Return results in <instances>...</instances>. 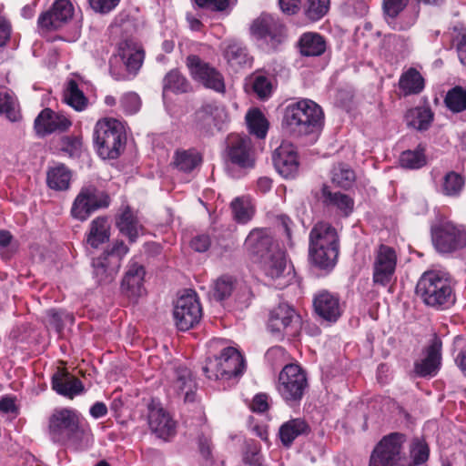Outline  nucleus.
<instances>
[{
    "mask_svg": "<svg viewBox=\"0 0 466 466\" xmlns=\"http://www.w3.org/2000/svg\"><path fill=\"white\" fill-rule=\"evenodd\" d=\"M64 101L76 111H83L87 106V98L73 79L66 84L64 91Z\"/></svg>",
    "mask_w": 466,
    "mask_h": 466,
    "instance_id": "nucleus-41",
    "label": "nucleus"
},
{
    "mask_svg": "<svg viewBox=\"0 0 466 466\" xmlns=\"http://www.w3.org/2000/svg\"><path fill=\"white\" fill-rule=\"evenodd\" d=\"M94 211H96V209L92 208V205L88 203L84 193L80 191L73 202L71 208L72 216L78 220L84 221L87 219Z\"/></svg>",
    "mask_w": 466,
    "mask_h": 466,
    "instance_id": "nucleus-52",
    "label": "nucleus"
},
{
    "mask_svg": "<svg viewBox=\"0 0 466 466\" xmlns=\"http://www.w3.org/2000/svg\"><path fill=\"white\" fill-rule=\"evenodd\" d=\"M148 425L151 431L164 441L168 440L176 433V422L169 413L160 406L149 407Z\"/></svg>",
    "mask_w": 466,
    "mask_h": 466,
    "instance_id": "nucleus-24",
    "label": "nucleus"
},
{
    "mask_svg": "<svg viewBox=\"0 0 466 466\" xmlns=\"http://www.w3.org/2000/svg\"><path fill=\"white\" fill-rule=\"evenodd\" d=\"M201 163V156L194 149L177 150L174 157V165L184 172H190Z\"/></svg>",
    "mask_w": 466,
    "mask_h": 466,
    "instance_id": "nucleus-44",
    "label": "nucleus"
},
{
    "mask_svg": "<svg viewBox=\"0 0 466 466\" xmlns=\"http://www.w3.org/2000/svg\"><path fill=\"white\" fill-rule=\"evenodd\" d=\"M187 66L192 77L206 88L212 89L219 94L225 93L224 77L215 67L195 55L187 56Z\"/></svg>",
    "mask_w": 466,
    "mask_h": 466,
    "instance_id": "nucleus-11",
    "label": "nucleus"
},
{
    "mask_svg": "<svg viewBox=\"0 0 466 466\" xmlns=\"http://www.w3.org/2000/svg\"><path fill=\"white\" fill-rule=\"evenodd\" d=\"M284 126L298 135L319 132L324 125L322 108L310 99H301L289 104L283 118Z\"/></svg>",
    "mask_w": 466,
    "mask_h": 466,
    "instance_id": "nucleus-2",
    "label": "nucleus"
},
{
    "mask_svg": "<svg viewBox=\"0 0 466 466\" xmlns=\"http://www.w3.org/2000/svg\"><path fill=\"white\" fill-rule=\"evenodd\" d=\"M197 382L190 370L184 366L177 367L167 389L170 396L182 399L185 402L196 400Z\"/></svg>",
    "mask_w": 466,
    "mask_h": 466,
    "instance_id": "nucleus-15",
    "label": "nucleus"
},
{
    "mask_svg": "<svg viewBox=\"0 0 466 466\" xmlns=\"http://www.w3.org/2000/svg\"><path fill=\"white\" fill-rule=\"evenodd\" d=\"M432 240L441 252H451L466 245V234L451 222H444L432 231Z\"/></svg>",
    "mask_w": 466,
    "mask_h": 466,
    "instance_id": "nucleus-16",
    "label": "nucleus"
},
{
    "mask_svg": "<svg viewBox=\"0 0 466 466\" xmlns=\"http://www.w3.org/2000/svg\"><path fill=\"white\" fill-rule=\"evenodd\" d=\"M410 126L418 130H426L433 120V113L428 107L419 106L411 108L406 115Z\"/></svg>",
    "mask_w": 466,
    "mask_h": 466,
    "instance_id": "nucleus-40",
    "label": "nucleus"
},
{
    "mask_svg": "<svg viewBox=\"0 0 466 466\" xmlns=\"http://www.w3.org/2000/svg\"><path fill=\"white\" fill-rule=\"evenodd\" d=\"M444 102L447 107L459 113L466 110V89L461 86H455L448 91Z\"/></svg>",
    "mask_w": 466,
    "mask_h": 466,
    "instance_id": "nucleus-50",
    "label": "nucleus"
},
{
    "mask_svg": "<svg viewBox=\"0 0 466 466\" xmlns=\"http://www.w3.org/2000/svg\"><path fill=\"white\" fill-rule=\"evenodd\" d=\"M144 276V268L131 261L121 283L122 292L129 299H137L145 292Z\"/></svg>",
    "mask_w": 466,
    "mask_h": 466,
    "instance_id": "nucleus-27",
    "label": "nucleus"
},
{
    "mask_svg": "<svg viewBox=\"0 0 466 466\" xmlns=\"http://www.w3.org/2000/svg\"><path fill=\"white\" fill-rule=\"evenodd\" d=\"M47 185L55 190H66L69 187L71 173L64 165L51 168L47 172Z\"/></svg>",
    "mask_w": 466,
    "mask_h": 466,
    "instance_id": "nucleus-42",
    "label": "nucleus"
},
{
    "mask_svg": "<svg viewBox=\"0 0 466 466\" xmlns=\"http://www.w3.org/2000/svg\"><path fill=\"white\" fill-rule=\"evenodd\" d=\"M91 7L98 13L106 14L113 10L120 0H88Z\"/></svg>",
    "mask_w": 466,
    "mask_h": 466,
    "instance_id": "nucleus-59",
    "label": "nucleus"
},
{
    "mask_svg": "<svg viewBox=\"0 0 466 466\" xmlns=\"http://www.w3.org/2000/svg\"><path fill=\"white\" fill-rule=\"evenodd\" d=\"M245 248L256 262L263 259L264 256L273 252L278 246L274 244L268 230L256 228L250 231L245 241Z\"/></svg>",
    "mask_w": 466,
    "mask_h": 466,
    "instance_id": "nucleus-21",
    "label": "nucleus"
},
{
    "mask_svg": "<svg viewBox=\"0 0 466 466\" xmlns=\"http://www.w3.org/2000/svg\"><path fill=\"white\" fill-rule=\"evenodd\" d=\"M310 427L304 419L296 418L284 422L279 430V436L285 447H290L296 438L308 435Z\"/></svg>",
    "mask_w": 466,
    "mask_h": 466,
    "instance_id": "nucleus-32",
    "label": "nucleus"
},
{
    "mask_svg": "<svg viewBox=\"0 0 466 466\" xmlns=\"http://www.w3.org/2000/svg\"><path fill=\"white\" fill-rule=\"evenodd\" d=\"M110 238V223L106 217H97L89 224L86 241L92 248H98Z\"/></svg>",
    "mask_w": 466,
    "mask_h": 466,
    "instance_id": "nucleus-31",
    "label": "nucleus"
},
{
    "mask_svg": "<svg viewBox=\"0 0 466 466\" xmlns=\"http://www.w3.org/2000/svg\"><path fill=\"white\" fill-rule=\"evenodd\" d=\"M116 227L119 231L127 236L131 243L135 242L143 232V227L137 218L127 208L116 220Z\"/></svg>",
    "mask_w": 466,
    "mask_h": 466,
    "instance_id": "nucleus-36",
    "label": "nucleus"
},
{
    "mask_svg": "<svg viewBox=\"0 0 466 466\" xmlns=\"http://www.w3.org/2000/svg\"><path fill=\"white\" fill-rule=\"evenodd\" d=\"M309 246L339 248L336 228L328 222H319L309 233Z\"/></svg>",
    "mask_w": 466,
    "mask_h": 466,
    "instance_id": "nucleus-29",
    "label": "nucleus"
},
{
    "mask_svg": "<svg viewBox=\"0 0 466 466\" xmlns=\"http://www.w3.org/2000/svg\"><path fill=\"white\" fill-rule=\"evenodd\" d=\"M233 290V281L229 277H221L214 283L213 295L216 299L223 300L230 296Z\"/></svg>",
    "mask_w": 466,
    "mask_h": 466,
    "instance_id": "nucleus-55",
    "label": "nucleus"
},
{
    "mask_svg": "<svg viewBox=\"0 0 466 466\" xmlns=\"http://www.w3.org/2000/svg\"><path fill=\"white\" fill-rule=\"evenodd\" d=\"M397 265V254L393 248L380 245L374 253L373 281L386 286L393 279Z\"/></svg>",
    "mask_w": 466,
    "mask_h": 466,
    "instance_id": "nucleus-13",
    "label": "nucleus"
},
{
    "mask_svg": "<svg viewBox=\"0 0 466 466\" xmlns=\"http://www.w3.org/2000/svg\"><path fill=\"white\" fill-rule=\"evenodd\" d=\"M211 241L208 235H198L192 238L190 247L197 252H205L210 247Z\"/></svg>",
    "mask_w": 466,
    "mask_h": 466,
    "instance_id": "nucleus-61",
    "label": "nucleus"
},
{
    "mask_svg": "<svg viewBox=\"0 0 466 466\" xmlns=\"http://www.w3.org/2000/svg\"><path fill=\"white\" fill-rule=\"evenodd\" d=\"M73 14L74 7L69 0H56L50 10L39 16L38 25L47 30L58 29L72 18Z\"/></svg>",
    "mask_w": 466,
    "mask_h": 466,
    "instance_id": "nucleus-20",
    "label": "nucleus"
},
{
    "mask_svg": "<svg viewBox=\"0 0 466 466\" xmlns=\"http://www.w3.org/2000/svg\"><path fill=\"white\" fill-rule=\"evenodd\" d=\"M231 208L234 218L242 224L248 222L255 212L254 207L248 197L236 198L231 202Z\"/></svg>",
    "mask_w": 466,
    "mask_h": 466,
    "instance_id": "nucleus-45",
    "label": "nucleus"
},
{
    "mask_svg": "<svg viewBox=\"0 0 466 466\" xmlns=\"http://www.w3.org/2000/svg\"><path fill=\"white\" fill-rule=\"evenodd\" d=\"M399 86L405 96L419 94L424 88V78L418 70L410 68L400 76Z\"/></svg>",
    "mask_w": 466,
    "mask_h": 466,
    "instance_id": "nucleus-38",
    "label": "nucleus"
},
{
    "mask_svg": "<svg viewBox=\"0 0 466 466\" xmlns=\"http://www.w3.org/2000/svg\"><path fill=\"white\" fill-rule=\"evenodd\" d=\"M405 436L391 433L384 437L373 450L370 466H417L426 462L430 450L425 441L415 439L410 444L411 463H407L402 451Z\"/></svg>",
    "mask_w": 466,
    "mask_h": 466,
    "instance_id": "nucleus-1",
    "label": "nucleus"
},
{
    "mask_svg": "<svg viewBox=\"0 0 466 466\" xmlns=\"http://www.w3.org/2000/svg\"><path fill=\"white\" fill-rule=\"evenodd\" d=\"M329 0H307L306 15L312 21L323 17L329 9Z\"/></svg>",
    "mask_w": 466,
    "mask_h": 466,
    "instance_id": "nucleus-54",
    "label": "nucleus"
},
{
    "mask_svg": "<svg viewBox=\"0 0 466 466\" xmlns=\"http://www.w3.org/2000/svg\"><path fill=\"white\" fill-rule=\"evenodd\" d=\"M465 180L455 171L448 172L442 178L441 192L451 198L459 197L464 187Z\"/></svg>",
    "mask_w": 466,
    "mask_h": 466,
    "instance_id": "nucleus-43",
    "label": "nucleus"
},
{
    "mask_svg": "<svg viewBox=\"0 0 466 466\" xmlns=\"http://www.w3.org/2000/svg\"><path fill=\"white\" fill-rule=\"evenodd\" d=\"M52 388L58 394L73 399L84 391L80 380L66 371H57L52 378Z\"/></svg>",
    "mask_w": 466,
    "mask_h": 466,
    "instance_id": "nucleus-30",
    "label": "nucleus"
},
{
    "mask_svg": "<svg viewBox=\"0 0 466 466\" xmlns=\"http://www.w3.org/2000/svg\"><path fill=\"white\" fill-rule=\"evenodd\" d=\"M94 141L97 153L102 158H117L126 143L122 124L114 118L99 120L95 127Z\"/></svg>",
    "mask_w": 466,
    "mask_h": 466,
    "instance_id": "nucleus-3",
    "label": "nucleus"
},
{
    "mask_svg": "<svg viewBox=\"0 0 466 466\" xmlns=\"http://www.w3.org/2000/svg\"><path fill=\"white\" fill-rule=\"evenodd\" d=\"M86 200L96 210L107 208L110 204V198L106 192L98 189L94 185H87L81 188Z\"/></svg>",
    "mask_w": 466,
    "mask_h": 466,
    "instance_id": "nucleus-47",
    "label": "nucleus"
},
{
    "mask_svg": "<svg viewBox=\"0 0 466 466\" xmlns=\"http://www.w3.org/2000/svg\"><path fill=\"white\" fill-rule=\"evenodd\" d=\"M251 34L258 40L276 48L284 38V26L280 21L271 15L263 14L258 17L250 27Z\"/></svg>",
    "mask_w": 466,
    "mask_h": 466,
    "instance_id": "nucleus-12",
    "label": "nucleus"
},
{
    "mask_svg": "<svg viewBox=\"0 0 466 466\" xmlns=\"http://www.w3.org/2000/svg\"><path fill=\"white\" fill-rule=\"evenodd\" d=\"M279 3L284 13L293 15L299 10L301 0H279Z\"/></svg>",
    "mask_w": 466,
    "mask_h": 466,
    "instance_id": "nucleus-64",
    "label": "nucleus"
},
{
    "mask_svg": "<svg viewBox=\"0 0 466 466\" xmlns=\"http://www.w3.org/2000/svg\"><path fill=\"white\" fill-rule=\"evenodd\" d=\"M228 154L232 163L242 167H251L254 165L251 140L247 136H229L228 138Z\"/></svg>",
    "mask_w": 466,
    "mask_h": 466,
    "instance_id": "nucleus-22",
    "label": "nucleus"
},
{
    "mask_svg": "<svg viewBox=\"0 0 466 466\" xmlns=\"http://www.w3.org/2000/svg\"><path fill=\"white\" fill-rule=\"evenodd\" d=\"M228 119L225 106L218 102L207 103L196 112L198 125L206 129H209L212 126L220 129Z\"/></svg>",
    "mask_w": 466,
    "mask_h": 466,
    "instance_id": "nucleus-26",
    "label": "nucleus"
},
{
    "mask_svg": "<svg viewBox=\"0 0 466 466\" xmlns=\"http://www.w3.org/2000/svg\"><path fill=\"white\" fill-rule=\"evenodd\" d=\"M72 125L71 120L61 113L46 108L35 119V130L39 136H46L56 131H66Z\"/></svg>",
    "mask_w": 466,
    "mask_h": 466,
    "instance_id": "nucleus-23",
    "label": "nucleus"
},
{
    "mask_svg": "<svg viewBox=\"0 0 466 466\" xmlns=\"http://www.w3.org/2000/svg\"><path fill=\"white\" fill-rule=\"evenodd\" d=\"M128 247L122 240L113 242L109 249L105 250L92 261L93 278L99 285L112 283L121 267L124 257L128 253Z\"/></svg>",
    "mask_w": 466,
    "mask_h": 466,
    "instance_id": "nucleus-7",
    "label": "nucleus"
},
{
    "mask_svg": "<svg viewBox=\"0 0 466 466\" xmlns=\"http://www.w3.org/2000/svg\"><path fill=\"white\" fill-rule=\"evenodd\" d=\"M243 461L248 466H262L261 456L257 447H253L248 451L244 454Z\"/></svg>",
    "mask_w": 466,
    "mask_h": 466,
    "instance_id": "nucleus-62",
    "label": "nucleus"
},
{
    "mask_svg": "<svg viewBox=\"0 0 466 466\" xmlns=\"http://www.w3.org/2000/svg\"><path fill=\"white\" fill-rule=\"evenodd\" d=\"M223 55L228 64L235 70L248 67L252 64V57L247 48L235 41L226 44Z\"/></svg>",
    "mask_w": 466,
    "mask_h": 466,
    "instance_id": "nucleus-33",
    "label": "nucleus"
},
{
    "mask_svg": "<svg viewBox=\"0 0 466 466\" xmlns=\"http://www.w3.org/2000/svg\"><path fill=\"white\" fill-rule=\"evenodd\" d=\"M268 396L266 394H258L254 397L251 409L255 412H264L268 410Z\"/></svg>",
    "mask_w": 466,
    "mask_h": 466,
    "instance_id": "nucleus-63",
    "label": "nucleus"
},
{
    "mask_svg": "<svg viewBox=\"0 0 466 466\" xmlns=\"http://www.w3.org/2000/svg\"><path fill=\"white\" fill-rule=\"evenodd\" d=\"M441 343L435 339L426 350L424 359L414 363V372L419 377L435 376L441 366Z\"/></svg>",
    "mask_w": 466,
    "mask_h": 466,
    "instance_id": "nucleus-28",
    "label": "nucleus"
},
{
    "mask_svg": "<svg viewBox=\"0 0 466 466\" xmlns=\"http://www.w3.org/2000/svg\"><path fill=\"white\" fill-rule=\"evenodd\" d=\"M416 292L425 304L438 309L448 308L455 300L450 281L436 271L426 272L420 277Z\"/></svg>",
    "mask_w": 466,
    "mask_h": 466,
    "instance_id": "nucleus-4",
    "label": "nucleus"
},
{
    "mask_svg": "<svg viewBox=\"0 0 466 466\" xmlns=\"http://www.w3.org/2000/svg\"><path fill=\"white\" fill-rule=\"evenodd\" d=\"M339 248L309 246V254L312 264L321 269H331L337 262Z\"/></svg>",
    "mask_w": 466,
    "mask_h": 466,
    "instance_id": "nucleus-35",
    "label": "nucleus"
},
{
    "mask_svg": "<svg viewBox=\"0 0 466 466\" xmlns=\"http://www.w3.org/2000/svg\"><path fill=\"white\" fill-rule=\"evenodd\" d=\"M356 179L354 171L345 164H338L331 171L332 183L343 188H349Z\"/></svg>",
    "mask_w": 466,
    "mask_h": 466,
    "instance_id": "nucleus-48",
    "label": "nucleus"
},
{
    "mask_svg": "<svg viewBox=\"0 0 466 466\" xmlns=\"http://www.w3.org/2000/svg\"><path fill=\"white\" fill-rule=\"evenodd\" d=\"M299 50L305 56H318L324 53L326 43L324 38L317 33H305L301 35Z\"/></svg>",
    "mask_w": 466,
    "mask_h": 466,
    "instance_id": "nucleus-37",
    "label": "nucleus"
},
{
    "mask_svg": "<svg viewBox=\"0 0 466 466\" xmlns=\"http://www.w3.org/2000/svg\"><path fill=\"white\" fill-rule=\"evenodd\" d=\"M121 106L127 114L133 115L140 109V97L136 93H127L122 96Z\"/></svg>",
    "mask_w": 466,
    "mask_h": 466,
    "instance_id": "nucleus-56",
    "label": "nucleus"
},
{
    "mask_svg": "<svg viewBox=\"0 0 466 466\" xmlns=\"http://www.w3.org/2000/svg\"><path fill=\"white\" fill-rule=\"evenodd\" d=\"M253 91L259 98H267L271 95L272 84L269 77L261 73H255L251 76Z\"/></svg>",
    "mask_w": 466,
    "mask_h": 466,
    "instance_id": "nucleus-53",
    "label": "nucleus"
},
{
    "mask_svg": "<svg viewBox=\"0 0 466 466\" xmlns=\"http://www.w3.org/2000/svg\"><path fill=\"white\" fill-rule=\"evenodd\" d=\"M313 306L315 312L329 322H336L342 313L339 297L327 290H322L315 296Z\"/></svg>",
    "mask_w": 466,
    "mask_h": 466,
    "instance_id": "nucleus-25",
    "label": "nucleus"
},
{
    "mask_svg": "<svg viewBox=\"0 0 466 466\" xmlns=\"http://www.w3.org/2000/svg\"><path fill=\"white\" fill-rule=\"evenodd\" d=\"M299 316L294 309L287 303H280L269 314L268 328L278 336L292 335L296 332Z\"/></svg>",
    "mask_w": 466,
    "mask_h": 466,
    "instance_id": "nucleus-14",
    "label": "nucleus"
},
{
    "mask_svg": "<svg viewBox=\"0 0 466 466\" xmlns=\"http://www.w3.org/2000/svg\"><path fill=\"white\" fill-rule=\"evenodd\" d=\"M400 166L409 169H418L426 165L424 148L418 147L414 150L402 152L400 157Z\"/></svg>",
    "mask_w": 466,
    "mask_h": 466,
    "instance_id": "nucleus-51",
    "label": "nucleus"
},
{
    "mask_svg": "<svg viewBox=\"0 0 466 466\" xmlns=\"http://www.w3.org/2000/svg\"><path fill=\"white\" fill-rule=\"evenodd\" d=\"M246 124L250 134L264 138L268 130V121L258 108H251L246 114Z\"/></svg>",
    "mask_w": 466,
    "mask_h": 466,
    "instance_id": "nucleus-39",
    "label": "nucleus"
},
{
    "mask_svg": "<svg viewBox=\"0 0 466 466\" xmlns=\"http://www.w3.org/2000/svg\"><path fill=\"white\" fill-rule=\"evenodd\" d=\"M265 275L276 281V287L282 289L288 283L286 280L287 260L285 253L280 248H275L273 252L264 256L263 259L258 262Z\"/></svg>",
    "mask_w": 466,
    "mask_h": 466,
    "instance_id": "nucleus-18",
    "label": "nucleus"
},
{
    "mask_svg": "<svg viewBox=\"0 0 466 466\" xmlns=\"http://www.w3.org/2000/svg\"><path fill=\"white\" fill-rule=\"evenodd\" d=\"M87 431L89 428L81 414L71 408L55 409L48 420V432L55 442H65Z\"/></svg>",
    "mask_w": 466,
    "mask_h": 466,
    "instance_id": "nucleus-5",
    "label": "nucleus"
},
{
    "mask_svg": "<svg viewBox=\"0 0 466 466\" xmlns=\"http://www.w3.org/2000/svg\"><path fill=\"white\" fill-rule=\"evenodd\" d=\"M245 369L242 355L233 347L225 348L219 356L208 359L203 371L209 380H229L239 376Z\"/></svg>",
    "mask_w": 466,
    "mask_h": 466,
    "instance_id": "nucleus-8",
    "label": "nucleus"
},
{
    "mask_svg": "<svg viewBox=\"0 0 466 466\" xmlns=\"http://www.w3.org/2000/svg\"><path fill=\"white\" fill-rule=\"evenodd\" d=\"M199 6L210 10L224 11L228 6V0H195Z\"/></svg>",
    "mask_w": 466,
    "mask_h": 466,
    "instance_id": "nucleus-60",
    "label": "nucleus"
},
{
    "mask_svg": "<svg viewBox=\"0 0 466 466\" xmlns=\"http://www.w3.org/2000/svg\"><path fill=\"white\" fill-rule=\"evenodd\" d=\"M188 87L189 85L185 76L177 70H171L163 80L164 94L168 91L173 93H184L187 91Z\"/></svg>",
    "mask_w": 466,
    "mask_h": 466,
    "instance_id": "nucleus-49",
    "label": "nucleus"
},
{
    "mask_svg": "<svg viewBox=\"0 0 466 466\" xmlns=\"http://www.w3.org/2000/svg\"><path fill=\"white\" fill-rule=\"evenodd\" d=\"M308 387L307 375L297 364L286 365L279 372L276 382L278 393L289 406L300 402Z\"/></svg>",
    "mask_w": 466,
    "mask_h": 466,
    "instance_id": "nucleus-6",
    "label": "nucleus"
},
{
    "mask_svg": "<svg viewBox=\"0 0 466 466\" xmlns=\"http://www.w3.org/2000/svg\"><path fill=\"white\" fill-rule=\"evenodd\" d=\"M273 163L277 171L285 178H294L299 173L298 153L292 144L282 143L273 154Z\"/></svg>",
    "mask_w": 466,
    "mask_h": 466,
    "instance_id": "nucleus-19",
    "label": "nucleus"
},
{
    "mask_svg": "<svg viewBox=\"0 0 466 466\" xmlns=\"http://www.w3.org/2000/svg\"><path fill=\"white\" fill-rule=\"evenodd\" d=\"M173 315L176 326L180 330H188L198 324L202 317V309L197 294L190 291L179 297Z\"/></svg>",
    "mask_w": 466,
    "mask_h": 466,
    "instance_id": "nucleus-10",
    "label": "nucleus"
},
{
    "mask_svg": "<svg viewBox=\"0 0 466 466\" xmlns=\"http://www.w3.org/2000/svg\"><path fill=\"white\" fill-rule=\"evenodd\" d=\"M144 52L132 40H124L118 44L117 53L109 61L110 73L116 80L127 79V76H120L117 73V66L123 64L130 73H137L142 66Z\"/></svg>",
    "mask_w": 466,
    "mask_h": 466,
    "instance_id": "nucleus-9",
    "label": "nucleus"
},
{
    "mask_svg": "<svg viewBox=\"0 0 466 466\" xmlns=\"http://www.w3.org/2000/svg\"><path fill=\"white\" fill-rule=\"evenodd\" d=\"M345 12L349 15L362 16L368 12V5L364 0H344Z\"/></svg>",
    "mask_w": 466,
    "mask_h": 466,
    "instance_id": "nucleus-57",
    "label": "nucleus"
},
{
    "mask_svg": "<svg viewBox=\"0 0 466 466\" xmlns=\"http://www.w3.org/2000/svg\"><path fill=\"white\" fill-rule=\"evenodd\" d=\"M4 114L12 122L20 119L16 98L8 90L0 89V115Z\"/></svg>",
    "mask_w": 466,
    "mask_h": 466,
    "instance_id": "nucleus-46",
    "label": "nucleus"
},
{
    "mask_svg": "<svg viewBox=\"0 0 466 466\" xmlns=\"http://www.w3.org/2000/svg\"><path fill=\"white\" fill-rule=\"evenodd\" d=\"M323 203L344 216H350L354 208V200L349 195L341 192H332L328 187L322 188Z\"/></svg>",
    "mask_w": 466,
    "mask_h": 466,
    "instance_id": "nucleus-34",
    "label": "nucleus"
},
{
    "mask_svg": "<svg viewBox=\"0 0 466 466\" xmlns=\"http://www.w3.org/2000/svg\"><path fill=\"white\" fill-rule=\"evenodd\" d=\"M63 150L70 157H78L82 151V140L79 137H66L63 142Z\"/></svg>",
    "mask_w": 466,
    "mask_h": 466,
    "instance_id": "nucleus-58",
    "label": "nucleus"
},
{
    "mask_svg": "<svg viewBox=\"0 0 466 466\" xmlns=\"http://www.w3.org/2000/svg\"><path fill=\"white\" fill-rule=\"evenodd\" d=\"M408 2L409 0H383V10L387 22L395 30H407L416 23L419 14L417 8H414L410 13H405L397 19Z\"/></svg>",
    "mask_w": 466,
    "mask_h": 466,
    "instance_id": "nucleus-17",
    "label": "nucleus"
}]
</instances>
